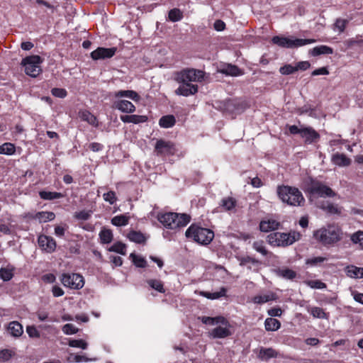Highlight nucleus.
Masks as SVG:
<instances>
[{"label": "nucleus", "instance_id": "nucleus-1", "mask_svg": "<svg viewBox=\"0 0 363 363\" xmlns=\"http://www.w3.org/2000/svg\"><path fill=\"white\" fill-rule=\"evenodd\" d=\"M313 237L324 246H330L342 239L343 232L339 225L329 224L315 230Z\"/></svg>", "mask_w": 363, "mask_h": 363}, {"label": "nucleus", "instance_id": "nucleus-2", "mask_svg": "<svg viewBox=\"0 0 363 363\" xmlns=\"http://www.w3.org/2000/svg\"><path fill=\"white\" fill-rule=\"evenodd\" d=\"M277 194L282 202L290 206H301L305 203L302 193L296 187L281 186L277 188Z\"/></svg>", "mask_w": 363, "mask_h": 363}, {"label": "nucleus", "instance_id": "nucleus-3", "mask_svg": "<svg viewBox=\"0 0 363 363\" xmlns=\"http://www.w3.org/2000/svg\"><path fill=\"white\" fill-rule=\"evenodd\" d=\"M191 217L185 213H166L158 216V220L165 228L176 229L186 226L190 222Z\"/></svg>", "mask_w": 363, "mask_h": 363}, {"label": "nucleus", "instance_id": "nucleus-4", "mask_svg": "<svg viewBox=\"0 0 363 363\" xmlns=\"http://www.w3.org/2000/svg\"><path fill=\"white\" fill-rule=\"evenodd\" d=\"M301 238V234L296 231L285 233H272L267 235V241L273 246L286 247L292 245Z\"/></svg>", "mask_w": 363, "mask_h": 363}, {"label": "nucleus", "instance_id": "nucleus-5", "mask_svg": "<svg viewBox=\"0 0 363 363\" xmlns=\"http://www.w3.org/2000/svg\"><path fill=\"white\" fill-rule=\"evenodd\" d=\"M185 235L187 238H191L199 244L208 245L212 241L214 233L209 229L191 225L186 230Z\"/></svg>", "mask_w": 363, "mask_h": 363}, {"label": "nucleus", "instance_id": "nucleus-6", "mask_svg": "<svg viewBox=\"0 0 363 363\" xmlns=\"http://www.w3.org/2000/svg\"><path fill=\"white\" fill-rule=\"evenodd\" d=\"M306 191L311 195L323 198L334 197L336 195L330 187L322 182L313 178H309L307 182Z\"/></svg>", "mask_w": 363, "mask_h": 363}, {"label": "nucleus", "instance_id": "nucleus-7", "mask_svg": "<svg viewBox=\"0 0 363 363\" xmlns=\"http://www.w3.org/2000/svg\"><path fill=\"white\" fill-rule=\"evenodd\" d=\"M43 60L39 55H30L23 58L21 61V65L25 67L26 74L36 77L42 72L40 65Z\"/></svg>", "mask_w": 363, "mask_h": 363}, {"label": "nucleus", "instance_id": "nucleus-8", "mask_svg": "<svg viewBox=\"0 0 363 363\" xmlns=\"http://www.w3.org/2000/svg\"><path fill=\"white\" fill-rule=\"evenodd\" d=\"M204 78V72L196 69H184L177 72L174 77L177 82H201Z\"/></svg>", "mask_w": 363, "mask_h": 363}, {"label": "nucleus", "instance_id": "nucleus-9", "mask_svg": "<svg viewBox=\"0 0 363 363\" xmlns=\"http://www.w3.org/2000/svg\"><path fill=\"white\" fill-rule=\"evenodd\" d=\"M272 41L274 44L278 45L282 48H294L303 46L316 42L315 39H300V38H289L285 37L274 36Z\"/></svg>", "mask_w": 363, "mask_h": 363}, {"label": "nucleus", "instance_id": "nucleus-10", "mask_svg": "<svg viewBox=\"0 0 363 363\" xmlns=\"http://www.w3.org/2000/svg\"><path fill=\"white\" fill-rule=\"evenodd\" d=\"M62 284L70 289H79L84 286V278L79 274H63L61 277Z\"/></svg>", "mask_w": 363, "mask_h": 363}, {"label": "nucleus", "instance_id": "nucleus-11", "mask_svg": "<svg viewBox=\"0 0 363 363\" xmlns=\"http://www.w3.org/2000/svg\"><path fill=\"white\" fill-rule=\"evenodd\" d=\"M155 151L157 155L166 156L174 155L175 148L172 143L159 140L156 143Z\"/></svg>", "mask_w": 363, "mask_h": 363}, {"label": "nucleus", "instance_id": "nucleus-12", "mask_svg": "<svg viewBox=\"0 0 363 363\" xmlns=\"http://www.w3.org/2000/svg\"><path fill=\"white\" fill-rule=\"evenodd\" d=\"M116 52V48H98L91 53V57L93 60H104L112 57Z\"/></svg>", "mask_w": 363, "mask_h": 363}, {"label": "nucleus", "instance_id": "nucleus-13", "mask_svg": "<svg viewBox=\"0 0 363 363\" xmlns=\"http://www.w3.org/2000/svg\"><path fill=\"white\" fill-rule=\"evenodd\" d=\"M181 85L175 90L177 95L189 96L198 92V86L188 82H179Z\"/></svg>", "mask_w": 363, "mask_h": 363}, {"label": "nucleus", "instance_id": "nucleus-14", "mask_svg": "<svg viewBox=\"0 0 363 363\" xmlns=\"http://www.w3.org/2000/svg\"><path fill=\"white\" fill-rule=\"evenodd\" d=\"M38 242L40 247L47 252H52L56 248V242L52 237L41 235L38 237Z\"/></svg>", "mask_w": 363, "mask_h": 363}, {"label": "nucleus", "instance_id": "nucleus-15", "mask_svg": "<svg viewBox=\"0 0 363 363\" xmlns=\"http://www.w3.org/2000/svg\"><path fill=\"white\" fill-rule=\"evenodd\" d=\"M223 111L230 113H240L243 111V106L235 100L229 99L223 103Z\"/></svg>", "mask_w": 363, "mask_h": 363}, {"label": "nucleus", "instance_id": "nucleus-16", "mask_svg": "<svg viewBox=\"0 0 363 363\" xmlns=\"http://www.w3.org/2000/svg\"><path fill=\"white\" fill-rule=\"evenodd\" d=\"M301 137L305 138L306 143L311 144L316 142L320 138V135L311 127L303 128L301 131Z\"/></svg>", "mask_w": 363, "mask_h": 363}, {"label": "nucleus", "instance_id": "nucleus-17", "mask_svg": "<svg viewBox=\"0 0 363 363\" xmlns=\"http://www.w3.org/2000/svg\"><path fill=\"white\" fill-rule=\"evenodd\" d=\"M113 107L124 113H133L135 111V106L130 101L123 99L114 101Z\"/></svg>", "mask_w": 363, "mask_h": 363}, {"label": "nucleus", "instance_id": "nucleus-18", "mask_svg": "<svg viewBox=\"0 0 363 363\" xmlns=\"http://www.w3.org/2000/svg\"><path fill=\"white\" fill-rule=\"evenodd\" d=\"M7 332L14 337H19L23 333L22 325L18 321L10 322L6 327Z\"/></svg>", "mask_w": 363, "mask_h": 363}, {"label": "nucleus", "instance_id": "nucleus-19", "mask_svg": "<svg viewBox=\"0 0 363 363\" xmlns=\"http://www.w3.org/2000/svg\"><path fill=\"white\" fill-rule=\"evenodd\" d=\"M333 163L340 167H347L351 164V160L342 153L336 152L333 155Z\"/></svg>", "mask_w": 363, "mask_h": 363}, {"label": "nucleus", "instance_id": "nucleus-20", "mask_svg": "<svg viewBox=\"0 0 363 363\" xmlns=\"http://www.w3.org/2000/svg\"><path fill=\"white\" fill-rule=\"evenodd\" d=\"M279 225L280 223L274 219L264 220L259 223V229L262 232H269L278 229Z\"/></svg>", "mask_w": 363, "mask_h": 363}, {"label": "nucleus", "instance_id": "nucleus-21", "mask_svg": "<svg viewBox=\"0 0 363 363\" xmlns=\"http://www.w3.org/2000/svg\"><path fill=\"white\" fill-rule=\"evenodd\" d=\"M121 120L124 123H133L138 124L146 122L147 117L146 116L138 115H123L121 116Z\"/></svg>", "mask_w": 363, "mask_h": 363}, {"label": "nucleus", "instance_id": "nucleus-22", "mask_svg": "<svg viewBox=\"0 0 363 363\" xmlns=\"http://www.w3.org/2000/svg\"><path fill=\"white\" fill-rule=\"evenodd\" d=\"M320 208L328 213L337 215H340L343 209L342 207H340L338 205L330 202L322 203Z\"/></svg>", "mask_w": 363, "mask_h": 363}, {"label": "nucleus", "instance_id": "nucleus-23", "mask_svg": "<svg viewBox=\"0 0 363 363\" xmlns=\"http://www.w3.org/2000/svg\"><path fill=\"white\" fill-rule=\"evenodd\" d=\"M115 98L126 97L133 99L135 101H138L140 99L137 92L132 90H120L116 91L113 94Z\"/></svg>", "mask_w": 363, "mask_h": 363}, {"label": "nucleus", "instance_id": "nucleus-24", "mask_svg": "<svg viewBox=\"0 0 363 363\" xmlns=\"http://www.w3.org/2000/svg\"><path fill=\"white\" fill-rule=\"evenodd\" d=\"M79 117L84 121L95 127L98 126L97 119L95 116L87 110H82L79 112Z\"/></svg>", "mask_w": 363, "mask_h": 363}, {"label": "nucleus", "instance_id": "nucleus-25", "mask_svg": "<svg viewBox=\"0 0 363 363\" xmlns=\"http://www.w3.org/2000/svg\"><path fill=\"white\" fill-rule=\"evenodd\" d=\"M278 352L269 347V348H264L262 347L259 350V354H258V358L263 361H267L271 358L276 357L277 356Z\"/></svg>", "mask_w": 363, "mask_h": 363}, {"label": "nucleus", "instance_id": "nucleus-26", "mask_svg": "<svg viewBox=\"0 0 363 363\" xmlns=\"http://www.w3.org/2000/svg\"><path fill=\"white\" fill-rule=\"evenodd\" d=\"M210 334L213 338H225L230 336L231 333L226 327L218 326L213 329Z\"/></svg>", "mask_w": 363, "mask_h": 363}, {"label": "nucleus", "instance_id": "nucleus-27", "mask_svg": "<svg viewBox=\"0 0 363 363\" xmlns=\"http://www.w3.org/2000/svg\"><path fill=\"white\" fill-rule=\"evenodd\" d=\"M348 277L354 279L363 278V267H357L354 265L349 266L345 269Z\"/></svg>", "mask_w": 363, "mask_h": 363}, {"label": "nucleus", "instance_id": "nucleus-28", "mask_svg": "<svg viewBox=\"0 0 363 363\" xmlns=\"http://www.w3.org/2000/svg\"><path fill=\"white\" fill-rule=\"evenodd\" d=\"M310 53L313 56H318L320 55H329L333 53V50L327 45H319L311 50Z\"/></svg>", "mask_w": 363, "mask_h": 363}, {"label": "nucleus", "instance_id": "nucleus-29", "mask_svg": "<svg viewBox=\"0 0 363 363\" xmlns=\"http://www.w3.org/2000/svg\"><path fill=\"white\" fill-rule=\"evenodd\" d=\"M276 298V294L272 292H269L267 294L255 296L253 298V302L255 303L262 304L269 301H274Z\"/></svg>", "mask_w": 363, "mask_h": 363}, {"label": "nucleus", "instance_id": "nucleus-30", "mask_svg": "<svg viewBox=\"0 0 363 363\" xmlns=\"http://www.w3.org/2000/svg\"><path fill=\"white\" fill-rule=\"evenodd\" d=\"M307 311L315 318L328 319V314L321 308L308 307Z\"/></svg>", "mask_w": 363, "mask_h": 363}, {"label": "nucleus", "instance_id": "nucleus-31", "mask_svg": "<svg viewBox=\"0 0 363 363\" xmlns=\"http://www.w3.org/2000/svg\"><path fill=\"white\" fill-rule=\"evenodd\" d=\"M176 120L174 116L167 115L162 116L159 121V125L162 128H168L174 125Z\"/></svg>", "mask_w": 363, "mask_h": 363}, {"label": "nucleus", "instance_id": "nucleus-32", "mask_svg": "<svg viewBox=\"0 0 363 363\" xmlns=\"http://www.w3.org/2000/svg\"><path fill=\"white\" fill-rule=\"evenodd\" d=\"M281 326V323L275 318H268L265 320L264 327L267 331H276Z\"/></svg>", "mask_w": 363, "mask_h": 363}, {"label": "nucleus", "instance_id": "nucleus-33", "mask_svg": "<svg viewBox=\"0 0 363 363\" xmlns=\"http://www.w3.org/2000/svg\"><path fill=\"white\" fill-rule=\"evenodd\" d=\"M34 218L35 219L39 220L40 222H48L50 221L55 219V215L52 212H48V211H41L38 212Z\"/></svg>", "mask_w": 363, "mask_h": 363}, {"label": "nucleus", "instance_id": "nucleus-34", "mask_svg": "<svg viewBox=\"0 0 363 363\" xmlns=\"http://www.w3.org/2000/svg\"><path fill=\"white\" fill-rule=\"evenodd\" d=\"M221 73L230 76H238L242 74L240 69L235 65H227L221 70Z\"/></svg>", "mask_w": 363, "mask_h": 363}, {"label": "nucleus", "instance_id": "nucleus-35", "mask_svg": "<svg viewBox=\"0 0 363 363\" xmlns=\"http://www.w3.org/2000/svg\"><path fill=\"white\" fill-rule=\"evenodd\" d=\"M99 238L101 243H110L113 240L112 231L110 229H106L104 228L99 233Z\"/></svg>", "mask_w": 363, "mask_h": 363}, {"label": "nucleus", "instance_id": "nucleus-36", "mask_svg": "<svg viewBox=\"0 0 363 363\" xmlns=\"http://www.w3.org/2000/svg\"><path fill=\"white\" fill-rule=\"evenodd\" d=\"M237 201L233 197L223 198L220 201V206L225 211H230L236 206Z\"/></svg>", "mask_w": 363, "mask_h": 363}, {"label": "nucleus", "instance_id": "nucleus-37", "mask_svg": "<svg viewBox=\"0 0 363 363\" xmlns=\"http://www.w3.org/2000/svg\"><path fill=\"white\" fill-rule=\"evenodd\" d=\"M39 195L41 199L44 200H54L63 197V194L59 192H51L41 191L39 192Z\"/></svg>", "mask_w": 363, "mask_h": 363}, {"label": "nucleus", "instance_id": "nucleus-38", "mask_svg": "<svg viewBox=\"0 0 363 363\" xmlns=\"http://www.w3.org/2000/svg\"><path fill=\"white\" fill-rule=\"evenodd\" d=\"M239 260L240 266H247L249 269H251L252 267L250 265L248 266V264H250L257 267L260 264L259 260L250 256L241 257L239 259Z\"/></svg>", "mask_w": 363, "mask_h": 363}, {"label": "nucleus", "instance_id": "nucleus-39", "mask_svg": "<svg viewBox=\"0 0 363 363\" xmlns=\"http://www.w3.org/2000/svg\"><path fill=\"white\" fill-rule=\"evenodd\" d=\"M129 216L122 214L114 216L111 219V223L116 226H124L128 223Z\"/></svg>", "mask_w": 363, "mask_h": 363}, {"label": "nucleus", "instance_id": "nucleus-40", "mask_svg": "<svg viewBox=\"0 0 363 363\" xmlns=\"http://www.w3.org/2000/svg\"><path fill=\"white\" fill-rule=\"evenodd\" d=\"M128 238L130 241L136 243H143L145 241V238L140 232L132 230L128 235Z\"/></svg>", "mask_w": 363, "mask_h": 363}, {"label": "nucleus", "instance_id": "nucleus-41", "mask_svg": "<svg viewBox=\"0 0 363 363\" xmlns=\"http://www.w3.org/2000/svg\"><path fill=\"white\" fill-rule=\"evenodd\" d=\"M16 152L15 145L11 143H5L0 145V154L11 155Z\"/></svg>", "mask_w": 363, "mask_h": 363}, {"label": "nucleus", "instance_id": "nucleus-42", "mask_svg": "<svg viewBox=\"0 0 363 363\" xmlns=\"http://www.w3.org/2000/svg\"><path fill=\"white\" fill-rule=\"evenodd\" d=\"M108 251L115 252L122 255H125L126 245L121 242H117L108 248Z\"/></svg>", "mask_w": 363, "mask_h": 363}, {"label": "nucleus", "instance_id": "nucleus-43", "mask_svg": "<svg viewBox=\"0 0 363 363\" xmlns=\"http://www.w3.org/2000/svg\"><path fill=\"white\" fill-rule=\"evenodd\" d=\"M351 241L363 249V231L358 230L357 232L350 235Z\"/></svg>", "mask_w": 363, "mask_h": 363}, {"label": "nucleus", "instance_id": "nucleus-44", "mask_svg": "<svg viewBox=\"0 0 363 363\" xmlns=\"http://www.w3.org/2000/svg\"><path fill=\"white\" fill-rule=\"evenodd\" d=\"M169 19L172 22H177L180 21L183 14L179 9H173L169 11Z\"/></svg>", "mask_w": 363, "mask_h": 363}, {"label": "nucleus", "instance_id": "nucleus-45", "mask_svg": "<svg viewBox=\"0 0 363 363\" xmlns=\"http://www.w3.org/2000/svg\"><path fill=\"white\" fill-rule=\"evenodd\" d=\"M147 284H149V286L150 287H152V289H155L156 291H159L160 293H164V286H163V284H162V282L160 280L149 279V280H147Z\"/></svg>", "mask_w": 363, "mask_h": 363}, {"label": "nucleus", "instance_id": "nucleus-46", "mask_svg": "<svg viewBox=\"0 0 363 363\" xmlns=\"http://www.w3.org/2000/svg\"><path fill=\"white\" fill-rule=\"evenodd\" d=\"M130 257L132 258V261L138 267L144 268L147 266L146 260L140 257L135 255L134 253H131Z\"/></svg>", "mask_w": 363, "mask_h": 363}, {"label": "nucleus", "instance_id": "nucleus-47", "mask_svg": "<svg viewBox=\"0 0 363 363\" xmlns=\"http://www.w3.org/2000/svg\"><path fill=\"white\" fill-rule=\"evenodd\" d=\"M13 277V273L12 269L4 267L0 269V278L4 281H10Z\"/></svg>", "mask_w": 363, "mask_h": 363}, {"label": "nucleus", "instance_id": "nucleus-48", "mask_svg": "<svg viewBox=\"0 0 363 363\" xmlns=\"http://www.w3.org/2000/svg\"><path fill=\"white\" fill-rule=\"evenodd\" d=\"M69 346L72 347H79L83 350H86L88 347V344L84 340H69L68 342Z\"/></svg>", "mask_w": 363, "mask_h": 363}, {"label": "nucleus", "instance_id": "nucleus-49", "mask_svg": "<svg viewBox=\"0 0 363 363\" xmlns=\"http://www.w3.org/2000/svg\"><path fill=\"white\" fill-rule=\"evenodd\" d=\"M279 274L288 279H293L296 277V273L292 269L284 268L279 270Z\"/></svg>", "mask_w": 363, "mask_h": 363}, {"label": "nucleus", "instance_id": "nucleus-50", "mask_svg": "<svg viewBox=\"0 0 363 363\" xmlns=\"http://www.w3.org/2000/svg\"><path fill=\"white\" fill-rule=\"evenodd\" d=\"M91 213H92V211L83 210L79 212H76L74 213V216L77 220H87L90 218Z\"/></svg>", "mask_w": 363, "mask_h": 363}, {"label": "nucleus", "instance_id": "nucleus-51", "mask_svg": "<svg viewBox=\"0 0 363 363\" xmlns=\"http://www.w3.org/2000/svg\"><path fill=\"white\" fill-rule=\"evenodd\" d=\"M14 354H15V352L12 350H9V349L1 350L0 351V360L8 361Z\"/></svg>", "mask_w": 363, "mask_h": 363}, {"label": "nucleus", "instance_id": "nucleus-52", "mask_svg": "<svg viewBox=\"0 0 363 363\" xmlns=\"http://www.w3.org/2000/svg\"><path fill=\"white\" fill-rule=\"evenodd\" d=\"M90 360L91 359H89L88 357L83 356V355H79V354H71L69 355V357H68V361L70 362H86Z\"/></svg>", "mask_w": 363, "mask_h": 363}, {"label": "nucleus", "instance_id": "nucleus-53", "mask_svg": "<svg viewBox=\"0 0 363 363\" xmlns=\"http://www.w3.org/2000/svg\"><path fill=\"white\" fill-rule=\"evenodd\" d=\"M306 283L312 289H324L326 287V284L320 280H309Z\"/></svg>", "mask_w": 363, "mask_h": 363}, {"label": "nucleus", "instance_id": "nucleus-54", "mask_svg": "<svg viewBox=\"0 0 363 363\" xmlns=\"http://www.w3.org/2000/svg\"><path fill=\"white\" fill-rule=\"evenodd\" d=\"M253 248L257 251L258 252L261 253L263 255H267V250L265 249V247L264 245V243L262 241H256L253 243Z\"/></svg>", "mask_w": 363, "mask_h": 363}, {"label": "nucleus", "instance_id": "nucleus-55", "mask_svg": "<svg viewBox=\"0 0 363 363\" xmlns=\"http://www.w3.org/2000/svg\"><path fill=\"white\" fill-rule=\"evenodd\" d=\"M280 73L282 74H291L296 72V69L295 67L292 66L291 65H286L283 67H281L279 69Z\"/></svg>", "mask_w": 363, "mask_h": 363}, {"label": "nucleus", "instance_id": "nucleus-56", "mask_svg": "<svg viewBox=\"0 0 363 363\" xmlns=\"http://www.w3.org/2000/svg\"><path fill=\"white\" fill-rule=\"evenodd\" d=\"M104 199L108 202L110 204H113L116 201V193L113 191H110L107 193L104 194Z\"/></svg>", "mask_w": 363, "mask_h": 363}, {"label": "nucleus", "instance_id": "nucleus-57", "mask_svg": "<svg viewBox=\"0 0 363 363\" xmlns=\"http://www.w3.org/2000/svg\"><path fill=\"white\" fill-rule=\"evenodd\" d=\"M62 331L67 335L75 334L78 332V329L72 324H65L62 328Z\"/></svg>", "mask_w": 363, "mask_h": 363}, {"label": "nucleus", "instance_id": "nucleus-58", "mask_svg": "<svg viewBox=\"0 0 363 363\" xmlns=\"http://www.w3.org/2000/svg\"><path fill=\"white\" fill-rule=\"evenodd\" d=\"M51 93L53 96L61 99L65 98L67 94V91L65 89L61 88H53L51 90Z\"/></svg>", "mask_w": 363, "mask_h": 363}, {"label": "nucleus", "instance_id": "nucleus-59", "mask_svg": "<svg viewBox=\"0 0 363 363\" xmlns=\"http://www.w3.org/2000/svg\"><path fill=\"white\" fill-rule=\"evenodd\" d=\"M26 332L30 337H40V335L39 331L33 325H29L26 328Z\"/></svg>", "mask_w": 363, "mask_h": 363}, {"label": "nucleus", "instance_id": "nucleus-60", "mask_svg": "<svg viewBox=\"0 0 363 363\" xmlns=\"http://www.w3.org/2000/svg\"><path fill=\"white\" fill-rule=\"evenodd\" d=\"M347 23V20L338 18L336 20L335 25L338 28L340 32H343Z\"/></svg>", "mask_w": 363, "mask_h": 363}, {"label": "nucleus", "instance_id": "nucleus-61", "mask_svg": "<svg viewBox=\"0 0 363 363\" xmlns=\"http://www.w3.org/2000/svg\"><path fill=\"white\" fill-rule=\"evenodd\" d=\"M311 66V64L308 61H301L296 64L295 66V68L296 69V71L298 70H306L308 69Z\"/></svg>", "mask_w": 363, "mask_h": 363}, {"label": "nucleus", "instance_id": "nucleus-62", "mask_svg": "<svg viewBox=\"0 0 363 363\" xmlns=\"http://www.w3.org/2000/svg\"><path fill=\"white\" fill-rule=\"evenodd\" d=\"M227 289L225 287L220 288V290L217 292L212 293V299H217L220 297L225 296Z\"/></svg>", "mask_w": 363, "mask_h": 363}, {"label": "nucleus", "instance_id": "nucleus-63", "mask_svg": "<svg viewBox=\"0 0 363 363\" xmlns=\"http://www.w3.org/2000/svg\"><path fill=\"white\" fill-rule=\"evenodd\" d=\"M328 74H329V71L328 70V69L326 67H320V68L315 69L312 72L311 74H312V76H317V75H320V74L326 75Z\"/></svg>", "mask_w": 363, "mask_h": 363}, {"label": "nucleus", "instance_id": "nucleus-64", "mask_svg": "<svg viewBox=\"0 0 363 363\" xmlns=\"http://www.w3.org/2000/svg\"><path fill=\"white\" fill-rule=\"evenodd\" d=\"M214 28L218 31H221L225 29V23L221 20H216L214 23Z\"/></svg>", "mask_w": 363, "mask_h": 363}]
</instances>
